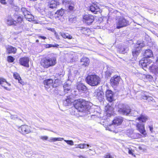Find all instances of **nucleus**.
I'll list each match as a JSON object with an SVG mask.
<instances>
[{
    "instance_id": "f03ea898",
    "label": "nucleus",
    "mask_w": 158,
    "mask_h": 158,
    "mask_svg": "<svg viewBox=\"0 0 158 158\" xmlns=\"http://www.w3.org/2000/svg\"><path fill=\"white\" fill-rule=\"evenodd\" d=\"M88 102L84 100L79 99L74 101L73 104L74 107L79 112L85 113L88 110Z\"/></svg>"
},
{
    "instance_id": "e2e57ef3",
    "label": "nucleus",
    "mask_w": 158,
    "mask_h": 158,
    "mask_svg": "<svg viewBox=\"0 0 158 158\" xmlns=\"http://www.w3.org/2000/svg\"><path fill=\"white\" fill-rule=\"evenodd\" d=\"M56 89L54 90V93H52L53 94H56V93H57V92H56V91L57 90H56V89H57V88H56Z\"/></svg>"
},
{
    "instance_id": "7c9ffc66",
    "label": "nucleus",
    "mask_w": 158,
    "mask_h": 158,
    "mask_svg": "<svg viewBox=\"0 0 158 158\" xmlns=\"http://www.w3.org/2000/svg\"><path fill=\"white\" fill-rule=\"evenodd\" d=\"M64 140L63 138H51L48 140L50 142H55L56 141H61Z\"/></svg>"
},
{
    "instance_id": "2eb2a0df",
    "label": "nucleus",
    "mask_w": 158,
    "mask_h": 158,
    "mask_svg": "<svg viewBox=\"0 0 158 158\" xmlns=\"http://www.w3.org/2000/svg\"><path fill=\"white\" fill-rule=\"evenodd\" d=\"M64 12V10L62 9L57 10L54 15V18L57 20L61 21Z\"/></svg>"
},
{
    "instance_id": "9b49d317",
    "label": "nucleus",
    "mask_w": 158,
    "mask_h": 158,
    "mask_svg": "<svg viewBox=\"0 0 158 158\" xmlns=\"http://www.w3.org/2000/svg\"><path fill=\"white\" fill-rule=\"evenodd\" d=\"M19 129V131L24 135L29 133L31 131L30 127L25 125H22Z\"/></svg>"
},
{
    "instance_id": "72a5a7b5",
    "label": "nucleus",
    "mask_w": 158,
    "mask_h": 158,
    "mask_svg": "<svg viewBox=\"0 0 158 158\" xmlns=\"http://www.w3.org/2000/svg\"><path fill=\"white\" fill-rule=\"evenodd\" d=\"M21 12L24 15V17L26 16V15L30 14V12L26 8L24 7H22L21 9Z\"/></svg>"
},
{
    "instance_id": "13d9d810",
    "label": "nucleus",
    "mask_w": 158,
    "mask_h": 158,
    "mask_svg": "<svg viewBox=\"0 0 158 158\" xmlns=\"http://www.w3.org/2000/svg\"><path fill=\"white\" fill-rule=\"evenodd\" d=\"M18 82L19 83H20L21 84H23V82L22 81V80L21 78V79H19L18 80Z\"/></svg>"
},
{
    "instance_id": "8fccbe9b",
    "label": "nucleus",
    "mask_w": 158,
    "mask_h": 158,
    "mask_svg": "<svg viewBox=\"0 0 158 158\" xmlns=\"http://www.w3.org/2000/svg\"><path fill=\"white\" fill-rule=\"evenodd\" d=\"M111 74V73L109 71H107L106 72V76L108 77H110Z\"/></svg>"
},
{
    "instance_id": "aec40b11",
    "label": "nucleus",
    "mask_w": 158,
    "mask_h": 158,
    "mask_svg": "<svg viewBox=\"0 0 158 158\" xmlns=\"http://www.w3.org/2000/svg\"><path fill=\"white\" fill-rule=\"evenodd\" d=\"M5 19L6 23L8 25L15 26L16 21L14 20L10 16H8Z\"/></svg>"
},
{
    "instance_id": "4d7b16f0",
    "label": "nucleus",
    "mask_w": 158,
    "mask_h": 158,
    "mask_svg": "<svg viewBox=\"0 0 158 158\" xmlns=\"http://www.w3.org/2000/svg\"><path fill=\"white\" fill-rule=\"evenodd\" d=\"M39 38H40L44 40H45V39H46V37L43 36H40L39 37Z\"/></svg>"
},
{
    "instance_id": "5701e85b",
    "label": "nucleus",
    "mask_w": 158,
    "mask_h": 158,
    "mask_svg": "<svg viewBox=\"0 0 158 158\" xmlns=\"http://www.w3.org/2000/svg\"><path fill=\"white\" fill-rule=\"evenodd\" d=\"M149 69L151 72L155 75L157 76L158 75V66L154 64L149 66Z\"/></svg>"
},
{
    "instance_id": "0eeeda50",
    "label": "nucleus",
    "mask_w": 158,
    "mask_h": 158,
    "mask_svg": "<svg viewBox=\"0 0 158 158\" xmlns=\"http://www.w3.org/2000/svg\"><path fill=\"white\" fill-rule=\"evenodd\" d=\"M117 111L120 114L128 115V113L130 111L129 107L123 104H119L118 105Z\"/></svg>"
},
{
    "instance_id": "e433bc0d",
    "label": "nucleus",
    "mask_w": 158,
    "mask_h": 158,
    "mask_svg": "<svg viewBox=\"0 0 158 158\" xmlns=\"http://www.w3.org/2000/svg\"><path fill=\"white\" fill-rule=\"evenodd\" d=\"M139 64L143 68H147L148 67L149 68V66H150L149 65H148V64H145V63H144V62H143V60H140Z\"/></svg>"
},
{
    "instance_id": "6e6552de",
    "label": "nucleus",
    "mask_w": 158,
    "mask_h": 158,
    "mask_svg": "<svg viewBox=\"0 0 158 158\" xmlns=\"http://www.w3.org/2000/svg\"><path fill=\"white\" fill-rule=\"evenodd\" d=\"M129 24V22L124 17H120L116 22V27L120 29L123 27H126Z\"/></svg>"
},
{
    "instance_id": "3c124183",
    "label": "nucleus",
    "mask_w": 158,
    "mask_h": 158,
    "mask_svg": "<svg viewBox=\"0 0 158 158\" xmlns=\"http://www.w3.org/2000/svg\"><path fill=\"white\" fill-rule=\"evenodd\" d=\"M10 117L11 119H15V118H17V115H11Z\"/></svg>"
},
{
    "instance_id": "2f4dec72",
    "label": "nucleus",
    "mask_w": 158,
    "mask_h": 158,
    "mask_svg": "<svg viewBox=\"0 0 158 158\" xmlns=\"http://www.w3.org/2000/svg\"><path fill=\"white\" fill-rule=\"evenodd\" d=\"M129 111V112L128 113V115H130L134 116H135L137 115L138 114V113L136 111L131 110L130 108Z\"/></svg>"
},
{
    "instance_id": "6e6d98bb",
    "label": "nucleus",
    "mask_w": 158,
    "mask_h": 158,
    "mask_svg": "<svg viewBox=\"0 0 158 158\" xmlns=\"http://www.w3.org/2000/svg\"><path fill=\"white\" fill-rule=\"evenodd\" d=\"M149 128L150 131L152 132V131H153V128L152 126H149Z\"/></svg>"
},
{
    "instance_id": "49530a36",
    "label": "nucleus",
    "mask_w": 158,
    "mask_h": 158,
    "mask_svg": "<svg viewBox=\"0 0 158 158\" xmlns=\"http://www.w3.org/2000/svg\"><path fill=\"white\" fill-rule=\"evenodd\" d=\"M59 45L57 44H55V45H52L51 44H48L47 46L48 48H50L52 47H57L59 46Z\"/></svg>"
},
{
    "instance_id": "774afa93",
    "label": "nucleus",
    "mask_w": 158,
    "mask_h": 158,
    "mask_svg": "<svg viewBox=\"0 0 158 158\" xmlns=\"http://www.w3.org/2000/svg\"><path fill=\"white\" fill-rule=\"evenodd\" d=\"M156 62L157 64H158V56L157 57V60H156Z\"/></svg>"
},
{
    "instance_id": "39448f33",
    "label": "nucleus",
    "mask_w": 158,
    "mask_h": 158,
    "mask_svg": "<svg viewBox=\"0 0 158 158\" xmlns=\"http://www.w3.org/2000/svg\"><path fill=\"white\" fill-rule=\"evenodd\" d=\"M56 58L54 56H51L44 59L41 64L44 68H48L50 66L54 65L56 63Z\"/></svg>"
},
{
    "instance_id": "7ed1b4c3",
    "label": "nucleus",
    "mask_w": 158,
    "mask_h": 158,
    "mask_svg": "<svg viewBox=\"0 0 158 158\" xmlns=\"http://www.w3.org/2000/svg\"><path fill=\"white\" fill-rule=\"evenodd\" d=\"M138 119L139 122L136 124L137 129L142 134L145 135L146 134V133L144 129V124L143 123H142V122H145L148 120V117L146 116L141 115L138 118Z\"/></svg>"
},
{
    "instance_id": "4c0bfd02",
    "label": "nucleus",
    "mask_w": 158,
    "mask_h": 158,
    "mask_svg": "<svg viewBox=\"0 0 158 158\" xmlns=\"http://www.w3.org/2000/svg\"><path fill=\"white\" fill-rule=\"evenodd\" d=\"M86 145H87V146L88 147L89 146V145L88 144H79L77 146V147H76V148H80L83 149V148H85V146Z\"/></svg>"
},
{
    "instance_id": "79ce46f5",
    "label": "nucleus",
    "mask_w": 158,
    "mask_h": 158,
    "mask_svg": "<svg viewBox=\"0 0 158 158\" xmlns=\"http://www.w3.org/2000/svg\"><path fill=\"white\" fill-rule=\"evenodd\" d=\"M76 20V19L74 17H71L69 18V23H75Z\"/></svg>"
},
{
    "instance_id": "58836bf2",
    "label": "nucleus",
    "mask_w": 158,
    "mask_h": 158,
    "mask_svg": "<svg viewBox=\"0 0 158 158\" xmlns=\"http://www.w3.org/2000/svg\"><path fill=\"white\" fill-rule=\"evenodd\" d=\"M15 60V58L11 56H9L7 57V60L9 62H13Z\"/></svg>"
},
{
    "instance_id": "052dcab7",
    "label": "nucleus",
    "mask_w": 158,
    "mask_h": 158,
    "mask_svg": "<svg viewBox=\"0 0 158 158\" xmlns=\"http://www.w3.org/2000/svg\"><path fill=\"white\" fill-rule=\"evenodd\" d=\"M110 109L113 110V108L111 107H109V108L107 109L106 111H107L108 113H109V112H110V111H109V110Z\"/></svg>"
},
{
    "instance_id": "cd10ccee",
    "label": "nucleus",
    "mask_w": 158,
    "mask_h": 158,
    "mask_svg": "<svg viewBox=\"0 0 158 158\" xmlns=\"http://www.w3.org/2000/svg\"><path fill=\"white\" fill-rule=\"evenodd\" d=\"M75 4V2L73 1H71V2H69V3H68L66 6L68 7L70 11H73L74 9V6Z\"/></svg>"
},
{
    "instance_id": "ddd939ff",
    "label": "nucleus",
    "mask_w": 158,
    "mask_h": 158,
    "mask_svg": "<svg viewBox=\"0 0 158 158\" xmlns=\"http://www.w3.org/2000/svg\"><path fill=\"white\" fill-rule=\"evenodd\" d=\"M120 79V76L117 75L114 76L111 78L110 80L111 85L112 86H117L119 84Z\"/></svg>"
},
{
    "instance_id": "09e8293b",
    "label": "nucleus",
    "mask_w": 158,
    "mask_h": 158,
    "mask_svg": "<svg viewBox=\"0 0 158 158\" xmlns=\"http://www.w3.org/2000/svg\"><path fill=\"white\" fill-rule=\"evenodd\" d=\"M40 138L43 140H47L48 139V137L46 136H41Z\"/></svg>"
},
{
    "instance_id": "a18cd8bd",
    "label": "nucleus",
    "mask_w": 158,
    "mask_h": 158,
    "mask_svg": "<svg viewBox=\"0 0 158 158\" xmlns=\"http://www.w3.org/2000/svg\"><path fill=\"white\" fill-rule=\"evenodd\" d=\"M72 0H63L62 2L63 4L65 6H66L68 3H69V2H71Z\"/></svg>"
},
{
    "instance_id": "c9c22d12",
    "label": "nucleus",
    "mask_w": 158,
    "mask_h": 158,
    "mask_svg": "<svg viewBox=\"0 0 158 158\" xmlns=\"http://www.w3.org/2000/svg\"><path fill=\"white\" fill-rule=\"evenodd\" d=\"M7 83V81L6 80L3 78H0V84L2 86H4V85H5V83Z\"/></svg>"
},
{
    "instance_id": "a878e982",
    "label": "nucleus",
    "mask_w": 158,
    "mask_h": 158,
    "mask_svg": "<svg viewBox=\"0 0 158 158\" xmlns=\"http://www.w3.org/2000/svg\"><path fill=\"white\" fill-rule=\"evenodd\" d=\"M128 50V48L127 45H123L120 48H119L118 50V51L120 53L125 54L127 52Z\"/></svg>"
},
{
    "instance_id": "a211bd4d",
    "label": "nucleus",
    "mask_w": 158,
    "mask_h": 158,
    "mask_svg": "<svg viewBox=\"0 0 158 158\" xmlns=\"http://www.w3.org/2000/svg\"><path fill=\"white\" fill-rule=\"evenodd\" d=\"M89 63V60L88 58L83 57L81 59L80 64L83 66L86 67L88 66Z\"/></svg>"
},
{
    "instance_id": "0e129e2a",
    "label": "nucleus",
    "mask_w": 158,
    "mask_h": 158,
    "mask_svg": "<svg viewBox=\"0 0 158 158\" xmlns=\"http://www.w3.org/2000/svg\"><path fill=\"white\" fill-rule=\"evenodd\" d=\"M74 73L77 74V73H78V71L77 70H75L74 71Z\"/></svg>"
},
{
    "instance_id": "4468645a",
    "label": "nucleus",
    "mask_w": 158,
    "mask_h": 158,
    "mask_svg": "<svg viewBox=\"0 0 158 158\" xmlns=\"http://www.w3.org/2000/svg\"><path fill=\"white\" fill-rule=\"evenodd\" d=\"M29 59L28 57H24L20 58L19 62L20 65L24 66L29 67Z\"/></svg>"
},
{
    "instance_id": "dca6fc26",
    "label": "nucleus",
    "mask_w": 158,
    "mask_h": 158,
    "mask_svg": "<svg viewBox=\"0 0 158 158\" xmlns=\"http://www.w3.org/2000/svg\"><path fill=\"white\" fill-rule=\"evenodd\" d=\"M78 30L84 34L89 35L91 33V31L89 28L84 27H77Z\"/></svg>"
},
{
    "instance_id": "6ab92c4d",
    "label": "nucleus",
    "mask_w": 158,
    "mask_h": 158,
    "mask_svg": "<svg viewBox=\"0 0 158 158\" xmlns=\"http://www.w3.org/2000/svg\"><path fill=\"white\" fill-rule=\"evenodd\" d=\"M90 10L94 14H97L100 12V9L99 6L96 4H94L91 6L89 7Z\"/></svg>"
},
{
    "instance_id": "37998d69",
    "label": "nucleus",
    "mask_w": 158,
    "mask_h": 158,
    "mask_svg": "<svg viewBox=\"0 0 158 158\" xmlns=\"http://www.w3.org/2000/svg\"><path fill=\"white\" fill-rule=\"evenodd\" d=\"M64 141L65 142L68 144L71 145H73V142L72 140H64Z\"/></svg>"
},
{
    "instance_id": "c03bdc74",
    "label": "nucleus",
    "mask_w": 158,
    "mask_h": 158,
    "mask_svg": "<svg viewBox=\"0 0 158 158\" xmlns=\"http://www.w3.org/2000/svg\"><path fill=\"white\" fill-rule=\"evenodd\" d=\"M146 78L149 81H152L153 79V77L151 75H146Z\"/></svg>"
},
{
    "instance_id": "b1692460",
    "label": "nucleus",
    "mask_w": 158,
    "mask_h": 158,
    "mask_svg": "<svg viewBox=\"0 0 158 158\" xmlns=\"http://www.w3.org/2000/svg\"><path fill=\"white\" fill-rule=\"evenodd\" d=\"M123 121V118L122 117H115L113 122L114 124L118 126L121 124Z\"/></svg>"
},
{
    "instance_id": "338daca9",
    "label": "nucleus",
    "mask_w": 158,
    "mask_h": 158,
    "mask_svg": "<svg viewBox=\"0 0 158 158\" xmlns=\"http://www.w3.org/2000/svg\"><path fill=\"white\" fill-rule=\"evenodd\" d=\"M6 83L9 86H10V84L8 83V82H7V83Z\"/></svg>"
},
{
    "instance_id": "f3484780",
    "label": "nucleus",
    "mask_w": 158,
    "mask_h": 158,
    "mask_svg": "<svg viewBox=\"0 0 158 158\" xmlns=\"http://www.w3.org/2000/svg\"><path fill=\"white\" fill-rule=\"evenodd\" d=\"M77 88L78 91L81 93L84 92L87 90V87L83 84L81 83H77Z\"/></svg>"
},
{
    "instance_id": "5fc2aeb1",
    "label": "nucleus",
    "mask_w": 158,
    "mask_h": 158,
    "mask_svg": "<svg viewBox=\"0 0 158 158\" xmlns=\"http://www.w3.org/2000/svg\"><path fill=\"white\" fill-rule=\"evenodd\" d=\"M6 0H0V2L2 4L5 5L6 4Z\"/></svg>"
},
{
    "instance_id": "de8ad7c7",
    "label": "nucleus",
    "mask_w": 158,
    "mask_h": 158,
    "mask_svg": "<svg viewBox=\"0 0 158 158\" xmlns=\"http://www.w3.org/2000/svg\"><path fill=\"white\" fill-rule=\"evenodd\" d=\"M127 150L128 151V153L129 154H131L133 156H135V155H134L131 149H130V148H127Z\"/></svg>"
},
{
    "instance_id": "bf43d9fd",
    "label": "nucleus",
    "mask_w": 158,
    "mask_h": 158,
    "mask_svg": "<svg viewBox=\"0 0 158 158\" xmlns=\"http://www.w3.org/2000/svg\"><path fill=\"white\" fill-rule=\"evenodd\" d=\"M152 98L151 97H148V98L147 100H148V101H152Z\"/></svg>"
},
{
    "instance_id": "603ef678",
    "label": "nucleus",
    "mask_w": 158,
    "mask_h": 158,
    "mask_svg": "<svg viewBox=\"0 0 158 158\" xmlns=\"http://www.w3.org/2000/svg\"><path fill=\"white\" fill-rule=\"evenodd\" d=\"M141 98L144 100H147L148 98V96H147V95H144L142 96Z\"/></svg>"
},
{
    "instance_id": "f8f14e48",
    "label": "nucleus",
    "mask_w": 158,
    "mask_h": 158,
    "mask_svg": "<svg viewBox=\"0 0 158 158\" xmlns=\"http://www.w3.org/2000/svg\"><path fill=\"white\" fill-rule=\"evenodd\" d=\"M106 100L109 102H111L115 100L114 93L111 90H107L106 93Z\"/></svg>"
},
{
    "instance_id": "864d4df0",
    "label": "nucleus",
    "mask_w": 158,
    "mask_h": 158,
    "mask_svg": "<svg viewBox=\"0 0 158 158\" xmlns=\"http://www.w3.org/2000/svg\"><path fill=\"white\" fill-rule=\"evenodd\" d=\"M105 157L106 158H113V157L112 156L110 155V154L106 155Z\"/></svg>"
},
{
    "instance_id": "69168bd1",
    "label": "nucleus",
    "mask_w": 158,
    "mask_h": 158,
    "mask_svg": "<svg viewBox=\"0 0 158 158\" xmlns=\"http://www.w3.org/2000/svg\"><path fill=\"white\" fill-rule=\"evenodd\" d=\"M79 157H80V158L82 157L83 158H84V157H83V156H81H81H79Z\"/></svg>"
},
{
    "instance_id": "412c9836",
    "label": "nucleus",
    "mask_w": 158,
    "mask_h": 158,
    "mask_svg": "<svg viewBox=\"0 0 158 158\" xmlns=\"http://www.w3.org/2000/svg\"><path fill=\"white\" fill-rule=\"evenodd\" d=\"M137 44L135 48L132 51V54L134 57V59L136 58L139 55L140 51L141 48V47L140 46V44H139V46H138Z\"/></svg>"
},
{
    "instance_id": "f704fd0d",
    "label": "nucleus",
    "mask_w": 158,
    "mask_h": 158,
    "mask_svg": "<svg viewBox=\"0 0 158 158\" xmlns=\"http://www.w3.org/2000/svg\"><path fill=\"white\" fill-rule=\"evenodd\" d=\"M141 60H143L144 63H145V64H148V65H149L150 64L152 61L149 59L145 57H144Z\"/></svg>"
},
{
    "instance_id": "bb28decb",
    "label": "nucleus",
    "mask_w": 158,
    "mask_h": 158,
    "mask_svg": "<svg viewBox=\"0 0 158 158\" xmlns=\"http://www.w3.org/2000/svg\"><path fill=\"white\" fill-rule=\"evenodd\" d=\"M153 54L152 51L150 49H147L145 51L143 55L144 57L149 58L153 56Z\"/></svg>"
},
{
    "instance_id": "680f3d73",
    "label": "nucleus",
    "mask_w": 158,
    "mask_h": 158,
    "mask_svg": "<svg viewBox=\"0 0 158 158\" xmlns=\"http://www.w3.org/2000/svg\"><path fill=\"white\" fill-rule=\"evenodd\" d=\"M2 87H3L5 89L7 90H10V89H9V88H7V87H5L4 85V86H2Z\"/></svg>"
},
{
    "instance_id": "473e14b6",
    "label": "nucleus",
    "mask_w": 158,
    "mask_h": 158,
    "mask_svg": "<svg viewBox=\"0 0 158 158\" xmlns=\"http://www.w3.org/2000/svg\"><path fill=\"white\" fill-rule=\"evenodd\" d=\"M64 75V72L62 71L56 74V76L57 77V79H60Z\"/></svg>"
},
{
    "instance_id": "9d476101",
    "label": "nucleus",
    "mask_w": 158,
    "mask_h": 158,
    "mask_svg": "<svg viewBox=\"0 0 158 158\" xmlns=\"http://www.w3.org/2000/svg\"><path fill=\"white\" fill-rule=\"evenodd\" d=\"M94 20V17L90 14H85L83 16V21L88 25H91Z\"/></svg>"
},
{
    "instance_id": "4be33fe9",
    "label": "nucleus",
    "mask_w": 158,
    "mask_h": 158,
    "mask_svg": "<svg viewBox=\"0 0 158 158\" xmlns=\"http://www.w3.org/2000/svg\"><path fill=\"white\" fill-rule=\"evenodd\" d=\"M6 52L8 54H15L16 52L17 49L11 46L8 45L6 47Z\"/></svg>"
},
{
    "instance_id": "20e7f679",
    "label": "nucleus",
    "mask_w": 158,
    "mask_h": 158,
    "mask_svg": "<svg viewBox=\"0 0 158 158\" xmlns=\"http://www.w3.org/2000/svg\"><path fill=\"white\" fill-rule=\"evenodd\" d=\"M86 81L87 83L92 86H97L99 84L101 81L100 78L96 74L88 75L86 77Z\"/></svg>"
},
{
    "instance_id": "f257e3e1",
    "label": "nucleus",
    "mask_w": 158,
    "mask_h": 158,
    "mask_svg": "<svg viewBox=\"0 0 158 158\" xmlns=\"http://www.w3.org/2000/svg\"><path fill=\"white\" fill-rule=\"evenodd\" d=\"M65 94L64 95V98L63 104L64 106H68L73 102L74 96L71 93L72 90L69 86L65 85L63 86Z\"/></svg>"
},
{
    "instance_id": "393cba45",
    "label": "nucleus",
    "mask_w": 158,
    "mask_h": 158,
    "mask_svg": "<svg viewBox=\"0 0 158 158\" xmlns=\"http://www.w3.org/2000/svg\"><path fill=\"white\" fill-rule=\"evenodd\" d=\"M59 5V2L56 1L52 0L49 2L48 6L49 8L53 9L56 8L57 6Z\"/></svg>"
},
{
    "instance_id": "ea45409f",
    "label": "nucleus",
    "mask_w": 158,
    "mask_h": 158,
    "mask_svg": "<svg viewBox=\"0 0 158 158\" xmlns=\"http://www.w3.org/2000/svg\"><path fill=\"white\" fill-rule=\"evenodd\" d=\"M33 16L31 14L30 12V14L26 15V16H25V17L27 19H28V20H29L30 19L32 20Z\"/></svg>"
},
{
    "instance_id": "423d86ee",
    "label": "nucleus",
    "mask_w": 158,
    "mask_h": 158,
    "mask_svg": "<svg viewBox=\"0 0 158 158\" xmlns=\"http://www.w3.org/2000/svg\"><path fill=\"white\" fill-rule=\"evenodd\" d=\"M53 80L51 79H46L44 81V84L46 90L49 92L54 93L56 89V86L53 85Z\"/></svg>"
},
{
    "instance_id": "1a4fd4ad",
    "label": "nucleus",
    "mask_w": 158,
    "mask_h": 158,
    "mask_svg": "<svg viewBox=\"0 0 158 158\" xmlns=\"http://www.w3.org/2000/svg\"><path fill=\"white\" fill-rule=\"evenodd\" d=\"M94 95L95 96L100 102L104 101V92L99 88L95 90L94 93Z\"/></svg>"
},
{
    "instance_id": "a19ab883",
    "label": "nucleus",
    "mask_w": 158,
    "mask_h": 158,
    "mask_svg": "<svg viewBox=\"0 0 158 158\" xmlns=\"http://www.w3.org/2000/svg\"><path fill=\"white\" fill-rule=\"evenodd\" d=\"M13 76L16 79L19 80V79H21L19 75L17 73H14Z\"/></svg>"
},
{
    "instance_id": "c756f323",
    "label": "nucleus",
    "mask_w": 158,
    "mask_h": 158,
    "mask_svg": "<svg viewBox=\"0 0 158 158\" xmlns=\"http://www.w3.org/2000/svg\"><path fill=\"white\" fill-rule=\"evenodd\" d=\"M60 35L64 39L67 38L70 40L73 38V37L68 33H61Z\"/></svg>"
},
{
    "instance_id": "c85d7f7f",
    "label": "nucleus",
    "mask_w": 158,
    "mask_h": 158,
    "mask_svg": "<svg viewBox=\"0 0 158 158\" xmlns=\"http://www.w3.org/2000/svg\"><path fill=\"white\" fill-rule=\"evenodd\" d=\"M16 21V24L15 26H18L19 28H21L22 25L21 24L22 22V18L20 16L18 17L17 21Z\"/></svg>"
}]
</instances>
